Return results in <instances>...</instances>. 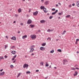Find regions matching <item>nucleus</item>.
<instances>
[{
	"label": "nucleus",
	"instance_id": "52",
	"mask_svg": "<svg viewBox=\"0 0 79 79\" xmlns=\"http://www.w3.org/2000/svg\"><path fill=\"white\" fill-rule=\"evenodd\" d=\"M74 5H75V4H74V3H73L72 4V6H74Z\"/></svg>",
	"mask_w": 79,
	"mask_h": 79
},
{
	"label": "nucleus",
	"instance_id": "35",
	"mask_svg": "<svg viewBox=\"0 0 79 79\" xmlns=\"http://www.w3.org/2000/svg\"><path fill=\"white\" fill-rule=\"evenodd\" d=\"M52 18H53V16H51L49 17V19H52Z\"/></svg>",
	"mask_w": 79,
	"mask_h": 79
},
{
	"label": "nucleus",
	"instance_id": "53",
	"mask_svg": "<svg viewBox=\"0 0 79 79\" xmlns=\"http://www.w3.org/2000/svg\"><path fill=\"white\" fill-rule=\"evenodd\" d=\"M30 11H31V10L29 9V13H30Z\"/></svg>",
	"mask_w": 79,
	"mask_h": 79
},
{
	"label": "nucleus",
	"instance_id": "61",
	"mask_svg": "<svg viewBox=\"0 0 79 79\" xmlns=\"http://www.w3.org/2000/svg\"><path fill=\"white\" fill-rule=\"evenodd\" d=\"M76 69H79L77 67L76 68Z\"/></svg>",
	"mask_w": 79,
	"mask_h": 79
},
{
	"label": "nucleus",
	"instance_id": "19",
	"mask_svg": "<svg viewBox=\"0 0 79 79\" xmlns=\"http://www.w3.org/2000/svg\"><path fill=\"white\" fill-rule=\"evenodd\" d=\"M40 9H41V10H42V9H44V8H45V7L44 6H41L40 7Z\"/></svg>",
	"mask_w": 79,
	"mask_h": 79
},
{
	"label": "nucleus",
	"instance_id": "40",
	"mask_svg": "<svg viewBox=\"0 0 79 79\" xmlns=\"http://www.w3.org/2000/svg\"><path fill=\"white\" fill-rule=\"evenodd\" d=\"M35 54L34 53H32V54L31 55V56H33V55H34Z\"/></svg>",
	"mask_w": 79,
	"mask_h": 79
},
{
	"label": "nucleus",
	"instance_id": "26",
	"mask_svg": "<svg viewBox=\"0 0 79 79\" xmlns=\"http://www.w3.org/2000/svg\"><path fill=\"white\" fill-rule=\"evenodd\" d=\"M7 47H8V44L5 45V49H6V48H7Z\"/></svg>",
	"mask_w": 79,
	"mask_h": 79
},
{
	"label": "nucleus",
	"instance_id": "29",
	"mask_svg": "<svg viewBox=\"0 0 79 79\" xmlns=\"http://www.w3.org/2000/svg\"><path fill=\"white\" fill-rule=\"evenodd\" d=\"M57 51H58V52H61V49H58L57 50Z\"/></svg>",
	"mask_w": 79,
	"mask_h": 79
},
{
	"label": "nucleus",
	"instance_id": "2",
	"mask_svg": "<svg viewBox=\"0 0 79 79\" xmlns=\"http://www.w3.org/2000/svg\"><path fill=\"white\" fill-rule=\"evenodd\" d=\"M63 64L64 65L65 64H67L68 63V61L67 60H63Z\"/></svg>",
	"mask_w": 79,
	"mask_h": 79
},
{
	"label": "nucleus",
	"instance_id": "55",
	"mask_svg": "<svg viewBox=\"0 0 79 79\" xmlns=\"http://www.w3.org/2000/svg\"><path fill=\"white\" fill-rule=\"evenodd\" d=\"M56 6H58V5L56 4Z\"/></svg>",
	"mask_w": 79,
	"mask_h": 79
},
{
	"label": "nucleus",
	"instance_id": "11",
	"mask_svg": "<svg viewBox=\"0 0 79 79\" xmlns=\"http://www.w3.org/2000/svg\"><path fill=\"white\" fill-rule=\"evenodd\" d=\"M34 48H31L30 51L29 52L30 53L33 52V51H34Z\"/></svg>",
	"mask_w": 79,
	"mask_h": 79
},
{
	"label": "nucleus",
	"instance_id": "59",
	"mask_svg": "<svg viewBox=\"0 0 79 79\" xmlns=\"http://www.w3.org/2000/svg\"><path fill=\"white\" fill-rule=\"evenodd\" d=\"M51 67H52V66H51V65L49 66V68H51Z\"/></svg>",
	"mask_w": 79,
	"mask_h": 79
},
{
	"label": "nucleus",
	"instance_id": "3",
	"mask_svg": "<svg viewBox=\"0 0 79 79\" xmlns=\"http://www.w3.org/2000/svg\"><path fill=\"white\" fill-rule=\"evenodd\" d=\"M32 20L31 19H29L27 22V23L28 24H31V23H32Z\"/></svg>",
	"mask_w": 79,
	"mask_h": 79
},
{
	"label": "nucleus",
	"instance_id": "13",
	"mask_svg": "<svg viewBox=\"0 0 79 79\" xmlns=\"http://www.w3.org/2000/svg\"><path fill=\"white\" fill-rule=\"evenodd\" d=\"M27 35H24L22 37V39H26V38H27Z\"/></svg>",
	"mask_w": 79,
	"mask_h": 79
},
{
	"label": "nucleus",
	"instance_id": "43",
	"mask_svg": "<svg viewBox=\"0 0 79 79\" xmlns=\"http://www.w3.org/2000/svg\"><path fill=\"white\" fill-rule=\"evenodd\" d=\"M55 9L53 8L52 9V11H55Z\"/></svg>",
	"mask_w": 79,
	"mask_h": 79
},
{
	"label": "nucleus",
	"instance_id": "6",
	"mask_svg": "<svg viewBox=\"0 0 79 79\" xmlns=\"http://www.w3.org/2000/svg\"><path fill=\"white\" fill-rule=\"evenodd\" d=\"M77 74H78V72H77L76 71L75 72V73L74 74L73 76H76L77 75Z\"/></svg>",
	"mask_w": 79,
	"mask_h": 79
},
{
	"label": "nucleus",
	"instance_id": "64",
	"mask_svg": "<svg viewBox=\"0 0 79 79\" xmlns=\"http://www.w3.org/2000/svg\"><path fill=\"white\" fill-rule=\"evenodd\" d=\"M16 23V21H14V23Z\"/></svg>",
	"mask_w": 79,
	"mask_h": 79
},
{
	"label": "nucleus",
	"instance_id": "28",
	"mask_svg": "<svg viewBox=\"0 0 79 79\" xmlns=\"http://www.w3.org/2000/svg\"><path fill=\"white\" fill-rule=\"evenodd\" d=\"M27 74H30L31 73V72L30 71H27L26 72Z\"/></svg>",
	"mask_w": 79,
	"mask_h": 79
},
{
	"label": "nucleus",
	"instance_id": "37",
	"mask_svg": "<svg viewBox=\"0 0 79 79\" xmlns=\"http://www.w3.org/2000/svg\"><path fill=\"white\" fill-rule=\"evenodd\" d=\"M15 17H16L17 18V17H18V15H17V14H15Z\"/></svg>",
	"mask_w": 79,
	"mask_h": 79
},
{
	"label": "nucleus",
	"instance_id": "14",
	"mask_svg": "<svg viewBox=\"0 0 79 79\" xmlns=\"http://www.w3.org/2000/svg\"><path fill=\"white\" fill-rule=\"evenodd\" d=\"M37 14H38V11H36L33 13L34 15H35V16L37 15Z\"/></svg>",
	"mask_w": 79,
	"mask_h": 79
},
{
	"label": "nucleus",
	"instance_id": "31",
	"mask_svg": "<svg viewBox=\"0 0 79 79\" xmlns=\"http://www.w3.org/2000/svg\"><path fill=\"white\" fill-rule=\"evenodd\" d=\"M46 44L45 43H43L42 45V46H45Z\"/></svg>",
	"mask_w": 79,
	"mask_h": 79
},
{
	"label": "nucleus",
	"instance_id": "45",
	"mask_svg": "<svg viewBox=\"0 0 79 79\" xmlns=\"http://www.w3.org/2000/svg\"><path fill=\"white\" fill-rule=\"evenodd\" d=\"M58 14L59 15H62V14H61V13H59Z\"/></svg>",
	"mask_w": 79,
	"mask_h": 79
},
{
	"label": "nucleus",
	"instance_id": "9",
	"mask_svg": "<svg viewBox=\"0 0 79 79\" xmlns=\"http://www.w3.org/2000/svg\"><path fill=\"white\" fill-rule=\"evenodd\" d=\"M4 74H5V72H3L0 73V76H3Z\"/></svg>",
	"mask_w": 79,
	"mask_h": 79
},
{
	"label": "nucleus",
	"instance_id": "25",
	"mask_svg": "<svg viewBox=\"0 0 79 79\" xmlns=\"http://www.w3.org/2000/svg\"><path fill=\"white\" fill-rule=\"evenodd\" d=\"M77 6H78V7L79 6V2H77Z\"/></svg>",
	"mask_w": 79,
	"mask_h": 79
},
{
	"label": "nucleus",
	"instance_id": "57",
	"mask_svg": "<svg viewBox=\"0 0 79 79\" xmlns=\"http://www.w3.org/2000/svg\"><path fill=\"white\" fill-rule=\"evenodd\" d=\"M54 69H56V67H54Z\"/></svg>",
	"mask_w": 79,
	"mask_h": 79
},
{
	"label": "nucleus",
	"instance_id": "30",
	"mask_svg": "<svg viewBox=\"0 0 79 79\" xmlns=\"http://www.w3.org/2000/svg\"><path fill=\"white\" fill-rule=\"evenodd\" d=\"M10 67L11 68H13L14 66L13 65H10Z\"/></svg>",
	"mask_w": 79,
	"mask_h": 79
},
{
	"label": "nucleus",
	"instance_id": "54",
	"mask_svg": "<svg viewBox=\"0 0 79 79\" xmlns=\"http://www.w3.org/2000/svg\"><path fill=\"white\" fill-rule=\"evenodd\" d=\"M58 4H59V5L60 6H61V4L59 2Z\"/></svg>",
	"mask_w": 79,
	"mask_h": 79
},
{
	"label": "nucleus",
	"instance_id": "36",
	"mask_svg": "<svg viewBox=\"0 0 79 79\" xmlns=\"http://www.w3.org/2000/svg\"><path fill=\"white\" fill-rule=\"evenodd\" d=\"M51 31V30L50 29H49L47 30V32H50Z\"/></svg>",
	"mask_w": 79,
	"mask_h": 79
},
{
	"label": "nucleus",
	"instance_id": "12",
	"mask_svg": "<svg viewBox=\"0 0 79 79\" xmlns=\"http://www.w3.org/2000/svg\"><path fill=\"white\" fill-rule=\"evenodd\" d=\"M58 12V10H56L54 12H53L52 13V15H55Z\"/></svg>",
	"mask_w": 79,
	"mask_h": 79
},
{
	"label": "nucleus",
	"instance_id": "1",
	"mask_svg": "<svg viewBox=\"0 0 79 79\" xmlns=\"http://www.w3.org/2000/svg\"><path fill=\"white\" fill-rule=\"evenodd\" d=\"M36 35H32L31 36V38L32 39V40H35V39H36Z\"/></svg>",
	"mask_w": 79,
	"mask_h": 79
},
{
	"label": "nucleus",
	"instance_id": "8",
	"mask_svg": "<svg viewBox=\"0 0 79 79\" xmlns=\"http://www.w3.org/2000/svg\"><path fill=\"white\" fill-rule=\"evenodd\" d=\"M11 53L13 55H15L16 54V52L15 51H13L11 52Z\"/></svg>",
	"mask_w": 79,
	"mask_h": 79
},
{
	"label": "nucleus",
	"instance_id": "23",
	"mask_svg": "<svg viewBox=\"0 0 79 79\" xmlns=\"http://www.w3.org/2000/svg\"><path fill=\"white\" fill-rule=\"evenodd\" d=\"M40 64H41V65L44 66V62H41L40 63Z\"/></svg>",
	"mask_w": 79,
	"mask_h": 79
},
{
	"label": "nucleus",
	"instance_id": "7",
	"mask_svg": "<svg viewBox=\"0 0 79 79\" xmlns=\"http://www.w3.org/2000/svg\"><path fill=\"white\" fill-rule=\"evenodd\" d=\"M43 10L44 12V13H47L48 12V10H47V8H45L43 9Z\"/></svg>",
	"mask_w": 79,
	"mask_h": 79
},
{
	"label": "nucleus",
	"instance_id": "17",
	"mask_svg": "<svg viewBox=\"0 0 79 79\" xmlns=\"http://www.w3.org/2000/svg\"><path fill=\"white\" fill-rule=\"evenodd\" d=\"M44 4H45L46 5H47L48 4V1H46L44 3Z\"/></svg>",
	"mask_w": 79,
	"mask_h": 79
},
{
	"label": "nucleus",
	"instance_id": "51",
	"mask_svg": "<svg viewBox=\"0 0 79 79\" xmlns=\"http://www.w3.org/2000/svg\"><path fill=\"white\" fill-rule=\"evenodd\" d=\"M15 60V58L13 57L12 59V61H13V60Z\"/></svg>",
	"mask_w": 79,
	"mask_h": 79
},
{
	"label": "nucleus",
	"instance_id": "20",
	"mask_svg": "<svg viewBox=\"0 0 79 79\" xmlns=\"http://www.w3.org/2000/svg\"><path fill=\"white\" fill-rule=\"evenodd\" d=\"M70 17H71V15H67L66 16V18H70Z\"/></svg>",
	"mask_w": 79,
	"mask_h": 79
},
{
	"label": "nucleus",
	"instance_id": "4",
	"mask_svg": "<svg viewBox=\"0 0 79 79\" xmlns=\"http://www.w3.org/2000/svg\"><path fill=\"white\" fill-rule=\"evenodd\" d=\"M28 66H29V65L26 64H25L23 65V68H28Z\"/></svg>",
	"mask_w": 79,
	"mask_h": 79
},
{
	"label": "nucleus",
	"instance_id": "21",
	"mask_svg": "<svg viewBox=\"0 0 79 79\" xmlns=\"http://www.w3.org/2000/svg\"><path fill=\"white\" fill-rule=\"evenodd\" d=\"M65 32H66V31H63V33H62V35H64V34H65Z\"/></svg>",
	"mask_w": 79,
	"mask_h": 79
},
{
	"label": "nucleus",
	"instance_id": "39",
	"mask_svg": "<svg viewBox=\"0 0 79 79\" xmlns=\"http://www.w3.org/2000/svg\"><path fill=\"white\" fill-rule=\"evenodd\" d=\"M17 56L16 55H15V56H13V57H14V58H15Z\"/></svg>",
	"mask_w": 79,
	"mask_h": 79
},
{
	"label": "nucleus",
	"instance_id": "42",
	"mask_svg": "<svg viewBox=\"0 0 79 79\" xmlns=\"http://www.w3.org/2000/svg\"><path fill=\"white\" fill-rule=\"evenodd\" d=\"M72 5H70L69 6V8H71V7L72 6Z\"/></svg>",
	"mask_w": 79,
	"mask_h": 79
},
{
	"label": "nucleus",
	"instance_id": "27",
	"mask_svg": "<svg viewBox=\"0 0 79 79\" xmlns=\"http://www.w3.org/2000/svg\"><path fill=\"white\" fill-rule=\"evenodd\" d=\"M53 52H54V50H52V51H50V52L51 53H53Z\"/></svg>",
	"mask_w": 79,
	"mask_h": 79
},
{
	"label": "nucleus",
	"instance_id": "56",
	"mask_svg": "<svg viewBox=\"0 0 79 79\" xmlns=\"http://www.w3.org/2000/svg\"><path fill=\"white\" fill-rule=\"evenodd\" d=\"M6 38H7V39H8V36H6Z\"/></svg>",
	"mask_w": 79,
	"mask_h": 79
},
{
	"label": "nucleus",
	"instance_id": "34",
	"mask_svg": "<svg viewBox=\"0 0 79 79\" xmlns=\"http://www.w3.org/2000/svg\"><path fill=\"white\" fill-rule=\"evenodd\" d=\"M15 46H12L11 47V49H14V48H15Z\"/></svg>",
	"mask_w": 79,
	"mask_h": 79
},
{
	"label": "nucleus",
	"instance_id": "10",
	"mask_svg": "<svg viewBox=\"0 0 79 79\" xmlns=\"http://www.w3.org/2000/svg\"><path fill=\"white\" fill-rule=\"evenodd\" d=\"M11 40H15L16 39V37H15V36H13L11 38Z\"/></svg>",
	"mask_w": 79,
	"mask_h": 79
},
{
	"label": "nucleus",
	"instance_id": "50",
	"mask_svg": "<svg viewBox=\"0 0 79 79\" xmlns=\"http://www.w3.org/2000/svg\"><path fill=\"white\" fill-rule=\"evenodd\" d=\"M15 62H16V60H14L13 61V63H15Z\"/></svg>",
	"mask_w": 79,
	"mask_h": 79
},
{
	"label": "nucleus",
	"instance_id": "46",
	"mask_svg": "<svg viewBox=\"0 0 79 79\" xmlns=\"http://www.w3.org/2000/svg\"><path fill=\"white\" fill-rule=\"evenodd\" d=\"M19 13H20V8H19V9L18 10Z\"/></svg>",
	"mask_w": 79,
	"mask_h": 79
},
{
	"label": "nucleus",
	"instance_id": "49",
	"mask_svg": "<svg viewBox=\"0 0 79 79\" xmlns=\"http://www.w3.org/2000/svg\"><path fill=\"white\" fill-rule=\"evenodd\" d=\"M39 70H36V72H39Z\"/></svg>",
	"mask_w": 79,
	"mask_h": 79
},
{
	"label": "nucleus",
	"instance_id": "24",
	"mask_svg": "<svg viewBox=\"0 0 79 79\" xmlns=\"http://www.w3.org/2000/svg\"><path fill=\"white\" fill-rule=\"evenodd\" d=\"M3 56H1L0 57V61L2 60V59H3Z\"/></svg>",
	"mask_w": 79,
	"mask_h": 79
},
{
	"label": "nucleus",
	"instance_id": "38",
	"mask_svg": "<svg viewBox=\"0 0 79 79\" xmlns=\"http://www.w3.org/2000/svg\"><path fill=\"white\" fill-rule=\"evenodd\" d=\"M48 39H49V40H51V38H48V39H47V40H48Z\"/></svg>",
	"mask_w": 79,
	"mask_h": 79
},
{
	"label": "nucleus",
	"instance_id": "47",
	"mask_svg": "<svg viewBox=\"0 0 79 79\" xmlns=\"http://www.w3.org/2000/svg\"><path fill=\"white\" fill-rule=\"evenodd\" d=\"M79 39H77L76 42H78V41H79Z\"/></svg>",
	"mask_w": 79,
	"mask_h": 79
},
{
	"label": "nucleus",
	"instance_id": "32",
	"mask_svg": "<svg viewBox=\"0 0 79 79\" xmlns=\"http://www.w3.org/2000/svg\"><path fill=\"white\" fill-rule=\"evenodd\" d=\"M20 76V73H19L17 76V77H19Z\"/></svg>",
	"mask_w": 79,
	"mask_h": 79
},
{
	"label": "nucleus",
	"instance_id": "48",
	"mask_svg": "<svg viewBox=\"0 0 79 79\" xmlns=\"http://www.w3.org/2000/svg\"><path fill=\"white\" fill-rule=\"evenodd\" d=\"M3 69H1L0 70V72H2V71H3Z\"/></svg>",
	"mask_w": 79,
	"mask_h": 79
},
{
	"label": "nucleus",
	"instance_id": "16",
	"mask_svg": "<svg viewBox=\"0 0 79 79\" xmlns=\"http://www.w3.org/2000/svg\"><path fill=\"white\" fill-rule=\"evenodd\" d=\"M30 27L31 28H33V27H35V25H30Z\"/></svg>",
	"mask_w": 79,
	"mask_h": 79
},
{
	"label": "nucleus",
	"instance_id": "41",
	"mask_svg": "<svg viewBox=\"0 0 79 79\" xmlns=\"http://www.w3.org/2000/svg\"><path fill=\"white\" fill-rule=\"evenodd\" d=\"M7 57H8L7 56H6V55L5 56H4V58H7Z\"/></svg>",
	"mask_w": 79,
	"mask_h": 79
},
{
	"label": "nucleus",
	"instance_id": "18",
	"mask_svg": "<svg viewBox=\"0 0 79 79\" xmlns=\"http://www.w3.org/2000/svg\"><path fill=\"white\" fill-rule=\"evenodd\" d=\"M48 66H49V65L48 64V62H46L45 66H46V67H47Z\"/></svg>",
	"mask_w": 79,
	"mask_h": 79
},
{
	"label": "nucleus",
	"instance_id": "58",
	"mask_svg": "<svg viewBox=\"0 0 79 79\" xmlns=\"http://www.w3.org/2000/svg\"><path fill=\"white\" fill-rule=\"evenodd\" d=\"M21 25L22 26H23V23H22L21 24Z\"/></svg>",
	"mask_w": 79,
	"mask_h": 79
},
{
	"label": "nucleus",
	"instance_id": "33",
	"mask_svg": "<svg viewBox=\"0 0 79 79\" xmlns=\"http://www.w3.org/2000/svg\"><path fill=\"white\" fill-rule=\"evenodd\" d=\"M72 70H76V69H75V68L74 67L72 68Z\"/></svg>",
	"mask_w": 79,
	"mask_h": 79
},
{
	"label": "nucleus",
	"instance_id": "5",
	"mask_svg": "<svg viewBox=\"0 0 79 79\" xmlns=\"http://www.w3.org/2000/svg\"><path fill=\"white\" fill-rule=\"evenodd\" d=\"M45 48L44 47H41L40 48V50H42V51H44L45 50Z\"/></svg>",
	"mask_w": 79,
	"mask_h": 79
},
{
	"label": "nucleus",
	"instance_id": "60",
	"mask_svg": "<svg viewBox=\"0 0 79 79\" xmlns=\"http://www.w3.org/2000/svg\"><path fill=\"white\" fill-rule=\"evenodd\" d=\"M54 30H53V29L51 30V31H53Z\"/></svg>",
	"mask_w": 79,
	"mask_h": 79
},
{
	"label": "nucleus",
	"instance_id": "63",
	"mask_svg": "<svg viewBox=\"0 0 79 79\" xmlns=\"http://www.w3.org/2000/svg\"><path fill=\"white\" fill-rule=\"evenodd\" d=\"M77 53H79V52L78 51L77 52Z\"/></svg>",
	"mask_w": 79,
	"mask_h": 79
},
{
	"label": "nucleus",
	"instance_id": "22",
	"mask_svg": "<svg viewBox=\"0 0 79 79\" xmlns=\"http://www.w3.org/2000/svg\"><path fill=\"white\" fill-rule=\"evenodd\" d=\"M31 48H35V46L34 45H32L31 47Z\"/></svg>",
	"mask_w": 79,
	"mask_h": 79
},
{
	"label": "nucleus",
	"instance_id": "62",
	"mask_svg": "<svg viewBox=\"0 0 79 79\" xmlns=\"http://www.w3.org/2000/svg\"><path fill=\"white\" fill-rule=\"evenodd\" d=\"M75 44H77V42L76 41V43H75Z\"/></svg>",
	"mask_w": 79,
	"mask_h": 79
},
{
	"label": "nucleus",
	"instance_id": "15",
	"mask_svg": "<svg viewBox=\"0 0 79 79\" xmlns=\"http://www.w3.org/2000/svg\"><path fill=\"white\" fill-rule=\"evenodd\" d=\"M40 23H45V21L44 20H42L40 21Z\"/></svg>",
	"mask_w": 79,
	"mask_h": 79
},
{
	"label": "nucleus",
	"instance_id": "44",
	"mask_svg": "<svg viewBox=\"0 0 79 79\" xmlns=\"http://www.w3.org/2000/svg\"><path fill=\"white\" fill-rule=\"evenodd\" d=\"M42 3H44V0H41Z\"/></svg>",
	"mask_w": 79,
	"mask_h": 79
}]
</instances>
